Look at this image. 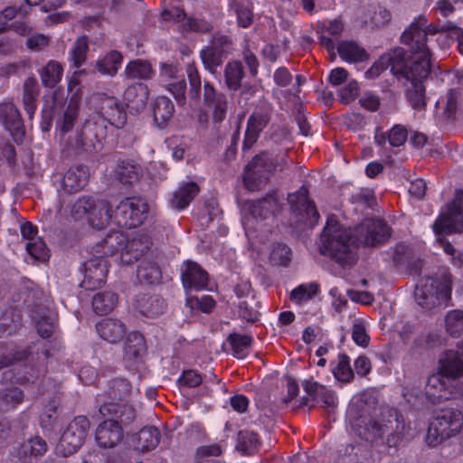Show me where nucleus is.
<instances>
[{"mask_svg": "<svg viewBox=\"0 0 463 463\" xmlns=\"http://www.w3.org/2000/svg\"><path fill=\"white\" fill-rule=\"evenodd\" d=\"M375 398L368 393L354 397L347 410V416L356 434L369 442L386 443L395 448L404 436L405 424L402 416L395 409L387 408L378 419L371 416Z\"/></svg>", "mask_w": 463, "mask_h": 463, "instance_id": "f257e3e1", "label": "nucleus"}, {"mask_svg": "<svg viewBox=\"0 0 463 463\" xmlns=\"http://www.w3.org/2000/svg\"><path fill=\"white\" fill-rule=\"evenodd\" d=\"M186 72L189 82L188 94L190 100L198 104L203 98L204 107L211 113L214 134L218 138L225 137L229 129V124L225 123V119L232 109V102L228 96L217 90L209 81L203 83L202 96V80L198 70L194 66H188Z\"/></svg>", "mask_w": 463, "mask_h": 463, "instance_id": "f03ea898", "label": "nucleus"}, {"mask_svg": "<svg viewBox=\"0 0 463 463\" xmlns=\"http://www.w3.org/2000/svg\"><path fill=\"white\" fill-rule=\"evenodd\" d=\"M357 245L351 228H345L335 220L327 221L321 234L320 251L343 268L353 266L357 260Z\"/></svg>", "mask_w": 463, "mask_h": 463, "instance_id": "7ed1b4c3", "label": "nucleus"}, {"mask_svg": "<svg viewBox=\"0 0 463 463\" xmlns=\"http://www.w3.org/2000/svg\"><path fill=\"white\" fill-rule=\"evenodd\" d=\"M430 72V61L411 59L407 68L399 80H405V96L411 107L415 110H424L427 106L426 90L423 81Z\"/></svg>", "mask_w": 463, "mask_h": 463, "instance_id": "20e7f679", "label": "nucleus"}, {"mask_svg": "<svg viewBox=\"0 0 463 463\" xmlns=\"http://www.w3.org/2000/svg\"><path fill=\"white\" fill-rule=\"evenodd\" d=\"M454 25L439 28L433 24H428L427 19L423 15L417 17L409 27L402 33L401 42L408 46L407 52L412 60L430 61V52L427 45V36L429 33L435 34L439 31L453 30Z\"/></svg>", "mask_w": 463, "mask_h": 463, "instance_id": "39448f33", "label": "nucleus"}, {"mask_svg": "<svg viewBox=\"0 0 463 463\" xmlns=\"http://www.w3.org/2000/svg\"><path fill=\"white\" fill-rule=\"evenodd\" d=\"M463 427V414L453 407L438 409L430 423L426 440L435 447L448 439L458 435Z\"/></svg>", "mask_w": 463, "mask_h": 463, "instance_id": "423d86ee", "label": "nucleus"}, {"mask_svg": "<svg viewBox=\"0 0 463 463\" xmlns=\"http://www.w3.org/2000/svg\"><path fill=\"white\" fill-rule=\"evenodd\" d=\"M285 165L283 157L274 156L266 152L256 155L245 167V187L251 192L262 189L268 184L270 175L277 170H282Z\"/></svg>", "mask_w": 463, "mask_h": 463, "instance_id": "0eeeda50", "label": "nucleus"}, {"mask_svg": "<svg viewBox=\"0 0 463 463\" xmlns=\"http://www.w3.org/2000/svg\"><path fill=\"white\" fill-rule=\"evenodd\" d=\"M451 293V275L441 278H423L417 285L414 296L417 303L425 309H432L447 301Z\"/></svg>", "mask_w": 463, "mask_h": 463, "instance_id": "6e6552de", "label": "nucleus"}, {"mask_svg": "<svg viewBox=\"0 0 463 463\" xmlns=\"http://www.w3.org/2000/svg\"><path fill=\"white\" fill-rule=\"evenodd\" d=\"M106 136V120L101 116L92 114L76 131L75 138L70 141V146L77 153L97 151L101 148V142Z\"/></svg>", "mask_w": 463, "mask_h": 463, "instance_id": "1a4fd4ad", "label": "nucleus"}, {"mask_svg": "<svg viewBox=\"0 0 463 463\" xmlns=\"http://www.w3.org/2000/svg\"><path fill=\"white\" fill-rule=\"evenodd\" d=\"M148 213V204L141 197L126 198L110 211L109 222L132 229L143 223Z\"/></svg>", "mask_w": 463, "mask_h": 463, "instance_id": "9d476101", "label": "nucleus"}, {"mask_svg": "<svg viewBox=\"0 0 463 463\" xmlns=\"http://www.w3.org/2000/svg\"><path fill=\"white\" fill-rule=\"evenodd\" d=\"M111 207L108 202L97 203L91 195L79 197L71 206V215L74 220L87 217L90 224L100 229L109 223Z\"/></svg>", "mask_w": 463, "mask_h": 463, "instance_id": "9b49d317", "label": "nucleus"}, {"mask_svg": "<svg viewBox=\"0 0 463 463\" xmlns=\"http://www.w3.org/2000/svg\"><path fill=\"white\" fill-rule=\"evenodd\" d=\"M356 245L375 247L391 237V227L381 219H364L352 229Z\"/></svg>", "mask_w": 463, "mask_h": 463, "instance_id": "f8f14e48", "label": "nucleus"}, {"mask_svg": "<svg viewBox=\"0 0 463 463\" xmlns=\"http://www.w3.org/2000/svg\"><path fill=\"white\" fill-rule=\"evenodd\" d=\"M463 229V191L457 189L453 201L448 204L447 212L440 213L433 223L437 235L460 232Z\"/></svg>", "mask_w": 463, "mask_h": 463, "instance_id": "ddd939ff", "label": "nucleus"}, {"mask_svg": "<svg viewBox=\"0 0 463 463\" xmlns=\"http://www.w3.org/2000/svg\"><path fill=\"white\" fill-rule=\"evenodd\" d=\"M232 40L223 34H214L210 44L200 52V58L204 69L212 74H215L224 60L232 50Z\"/></svg>", "mask_w": 463, "mask_h": 463, "instance_id": "4468645a", "label": "nucleus"}, {"mask_svg": "<svg viewBox=\"0 0 463 463\" xmlns=\"http://www.w3.org/2000/svg\"><path fill=\"white\" fill-rule=\"evenodd\" d=\"M90 426V420L86 416H77L69 423L58 445L60 452L64 457L76 452L82 446Z\"/></svg>", "mask_w": 463, "mask_h": 463, "instance_id": "2eb2a0df", "label": "nucleus"}, {"mask_svg": "<svg viewBox=\"0 0 463 463\" xmlns=\"http://www.w3.org/2000/svg\"><path fill=\"white\" fill-rule=\"evenodd\" d=\"M411 61L409 53L402 47H396L390 52L383 54L372 67L366 71L367 78H376L380 73L389 67L392 73L399 80L402 73Z\"/></svg>", "mask_w": 463, "mask_h": 463, "instance_id": "dca6fc26", "label": "nucleus"}, {"mask_svg": "<svg viewBox=\"0 0 463 463\" xmlns=\"http://www.w3.org/2000/svg\"><path fill=\"white\" fill-rule=\"evenodd\" d=\"M457 349H449L439 359V368L449 380L463 392V340L456 345Z\"/></svg>", "mask_w": 463, "mask_h": 463, "instance_id": "f3484780", "label": "nucleus"}, {"mask_svg": "<svg viewBox=\"0 0 463 463\" xmlns=\"http://www.w3.org/2000/svg\"><path fill=\"white\" fill-rule=\"evenodd\" d=\"M40 293L37 291H30L24 299V304L31 312V317L35 322V326L39 335L43 338L50 337L54 330V324L47 314V308L39 300Z\"/></svg>", "mask_w": 463, "mask_h": 463, "instance_id": "a211bd4d", "label": "nucleus"}, {"mask_svg": "<svg viewBox=\"0 0 463 463\" xmlns=\"http://www.w3.org/2000/svg\"><path fill=\"white\" fill-rule=\"evenodd\" d=\"M307 187L301 186L296 193L288 194V201L291 210L306 222L308 226L317 223L319 213L315 203L308 199Z\"/></svg>", "mask_w": 463, "mask_h": 463, "instance_id": "6ab92c4d", "label": "nucleus"}, {"mask_svg": "<svg viewBox=\"0 0 463 463\" xmlns=\"http://www.w3.org/2000/svg\"><path fill=\"white\" fill-rule=\"evenodd\" d=\"M426 395L432 401L436 399H449L452 394H461V386H457L443 372L438 368L436 373H431L427 380L425 386Z\"/></svg>", "mask_w": 463, "mask_h": 463, "instance_id": "aec40b11", "label": "nucleus"}, {"mask_svg": "<svg viewBox=\"0 0 463 463\" xmlns=\"http://www.w3.org/2000/svg\"><path fill=\"white\" fill-rule=\"evenodd\" d=\"M108 260L97 256L84 263V279L80 287L87 290H94L100 288L106 281L108 274Z\"/></svg>", "mask_w": 463, "mask_h": 463, "instance_id": "412c9836", "label": "nucleus"}, {"mask_svg": "<svg viewBox=\"0 0 463 463\" xmlns=\"http://www.w3.org/2000/svg\"><path fill=\"white\" fill-rule=\"evenodd\" d=\"M0 122L16 143H22L24 126L17 107L12 102L0 104Z\"/></svg>", "mask_w": 463, "mask_h": 463, "instance_id": "4be33fe9", "label": "nucleus"}, {"mask_svg": "<svg viewBox=\"0 0 463 463\" xmlns=\"http://www.w3.org/2000/svg\"><path fill=\"white\" fill-rule=\"evenodd\" d=\"M101 116L106 124L115 126L117 128H122L127 123V114L118 100L111 96H103L99 101V111L93 114Z\"/></svg>", "mask_w": 463, "mask_h": 463, "instance_id": "5701e85b", "label": "nucleus"}, {"mask_svg": "<svg viewBox=\"0 0 463 463\" xmlns=\"http://www.w3.org/2000/svg\"><path fill=\"white\" fill-rule=\"evenodd\" d=\"M89 179L90 170L87 165L71 166L61 179V191L68 194L77 193L87 185Z\"/></svg>", "mask_w": 463, "mask_h": 463, "instance_id": "b1692460", "label": "nucleus"}, {"mask_svg": "<svg viewBox=\"0 0 463 463\" xmlns=\"http://www.w3.org/2000/svg\"><path fill=\"white\" fill-rule=\"evenodd\" d=\"M283 194L274 189L267 193L261 198L250 202V210L253 215L262 219L279 213L282 208Z\"/></svg>", "mask_w": 463, "mask_h": 463, "instance_id": "393cba45", "label": "nucleus"}, {"mask_svg": "<svg viewBox=\"0 0 463 463\" xmlns=\"http://www.w3.org/2000/svg\"><path fill=\"white\" fill-rule=\"evenodd\" d=\"M123 438V428L118 420H106L96 429L95 439L97 443L103 448H113Z\"/></svg>", "mask_w": 463, "mask_h": 463, "instance_id": "a878e982", "label": "nucleus"}, {"mask_svg": "<svg viewBox=\"0 0 463 463\" xmlns=\"http://www.w3.org/2000/svg\"><path fill=\"white\" fill-rule=\"evenodd\" d=\"M181 270L183 286L186 290L199 291L207 288L208 275L195 262L185 261Z\"/></svg>", "mask_w": 463, "mask_h": 463, "instance_id": "bb28decb", "label": "nucleus"}, {"mask_svg": "<svg viewBox=\"0 0 463 463\" xmlns=\"http://www.w3.org/2000/svg\"><path fill=\"white\" fill-rule=\"evenodd\" d=\"M151 239L146 234H137L131 240H126L125 246L121 251V261L130 265L146 254L150 249Z\"/></svg>", "mask_w": 463, "mask_h": 463, "instance_id": "cd10ccee", "label": "nucleus"}, {"mask_svg": "<svg viewBox=\"0 0 463 463\" xmlns=\"http://www.w3.org/2000/svg\"><path fill=\"white\" fill-rule=\"evenodd\" d=\"M149 90L146 84L137 82L128 86L124 92V99L129 110L140 113L146 108Z\"/></svg>", "mask_w": 463, "mask_h": 463, "instance_id": "c85d7f7f", "label": "nucleus"}, {"mask_svg": "<svg viewBox=\"0 0 463 463\" xmlns=\"http://www.w3.org/2000/svg\"><path fill=\"white\" fill-rule=\"evenodd\" d=\"M96 330L102 339L111 344L120 341L126 334L125 325L115 318L100 320L96 324Z\"/></svg>", "mask_w": 463, "mask_h": 463, "instance_id": "c756f323", "label": "nucleus"}, {"mask_svg": "<svg viewBox=\"0 0 463 463\" xmlns=\"http://www.w3.org/2000/svg\"><path fill=\"white\" fill-rule=\"evenodd\" d=\"M113 173L115 179L124 185L134 184L142 175L140 165L132 160L118 161Z\"/></svg>", "mask_w": 463, "mask_h": 463, "instance_id": "7c9ffc66", "label": "nucleus"}, {"mask_svg": "<svg viewBox=\"0 0 463 463\" xmlns=\"http://www.w3.org/2000/svg\"><path fill=\"white\" fill-rule=\"evenodd\" d=\"M47 448L44 439L35 437L22 443L16 450V456L23 463H32L33 458L43 455Z\"/></svg>", "mask_w": 463, "mask_h": 463, "instance_id": "2f4dec72", "label": "nucleus"}, {"mask_svg": "<svg viewBox=\"0 0 463 463\" xmlns=\"http://www.w3.org/2000/svg\"><path fill=\"white\" fill-rule=\"evenodd\" d=\"M126 237L120 232H110L104 239L97 242L93 250L98 256L105 257L114 255L118 250L125 246Z\"/></svg>", "mask_w": 463, "mask_h": 463, "instance_id": "473e14b6", "label": "nucleus"}, {"mask_svg": "<svg viewBox=\"0 0 463 463\" xmlns=\"http://www.w3.org/2000/svg\"><path fill=\"white\" fill-rule=\"evenodd\" d=\"M200 188L194 181L182 183L173 193L171 199L172 207L177 210L186 208L194 198L198 194Z\"/></svg>", "mask_w": 463, "mask_h": 463, "instance_id": "72a5a7b5", "label": "nucleus"}, {"mask_svg": "<svg viewBox=\"0 0 463 463\" xmlns=\"http://www.w3.org/2000/svg\"><path fill=\"white\" fill-rule=\"evenodd\" d=\"M154 122L159 128H165L172 118L175 106L172 100L165 96L156 99L152 104Z\"/></svg>", "mask_w": 463, "mask_h": 463, "instance_id": "f704fd0d", "label": "nucleus"}, {"mask_svg": "<svg viewBox=\"0 0 463 463\" xmlns=\"http://www.w3.org/2000/svg\"><path fill=\"white\" fill-rule=\"evenodd\" d=\"M137 307L146 317H155L165 309V302L159 295L144 294L137 299Z\"/></svg>", "mask_w": 463, "mask_h": 463, "instance_id": "c9c22d12", "label": "nucleus"}, {"mask_svg": "<svg viewBox=\"0 0 463 463\" xmlns=\"http://www.w3.org/2000/svg\"><path fill=\"white\" fill-rule=\"evenodd\" d=\"M269 118L266 115L253 114L248 120V127L243 141V150L250 149L258 140L260 131L267 126Z\"/></svg>", "mask_w": 463, "mask_h": 463, "instance_id": "e433bc0d", "label": "nucleus"}, {"mask_svg": "<svg viewBox=\"0 0 463 463\" xmlns=\"http://www.w3.org/2000/svg\"><path fill=\"white\" fill-rule=\"evenodd\" d=\"M39 94L40 89L36 79L33 77L27 78L23 86V106L29 119L33 118L35 112Z\"/></svg>", "mask_w": 463, "mask_h": 463, "instance_id": "4c0bfd02", "label": "nucleus"}, {"mask_svg": "<svg viewBox=\"0 0 463 463\" xmlns=\"http://www.w3.org/2000/svg\"><path fill=\"white\" fill-rule=\"evenodd\" d=\"M337 52L340 57L348 62H361L368 60V53L354 41H342L338 43Z\"/></svg>", "mask_w": 463, "mask_h": 463, "instance_id": "58836bf2", "label": "nucleus"}, {"mask_svg": "<svg viewBox=\"0 0 463 463\" xmlns=\"http://www.w3.org/2000/svg\"><path fill=\"white\" fill-rule=\"evenodd\" d=\"M137 278L142 284H155L161 279V270L155 262L143 260L137 266Z\"/></svg>", "mask_w": 463, "mask_h": 463, "instance_id": "ea45409f", "label": "nucleus"}, {"mask_svg": "<svg viewBox=\"0 0 463 463\" xmlns=\"http://www.w3.org/2000/svg\"><path fill=\"white\" fill-rule=\"evenodd\" d=\"M122 59L123 57L119 52L111 51L95 62V68L100 74L112 77L118 72Z\"/></svg>", "mask_w": 463, "mask_h": 463, "instance_id": "a19ab883", "label": "nucleus"}, {"mask_svg": "<svg viewBox=\"0 0 463 463\" xmlns=\"http://www.w3.org/2000/svg\"><path fill=\"white\" fill-rule=\"evenodd\" d=\"M154 71L150 62L142 60H134L128 63L125 69V76L128 80L151 79Z\"/></svg>", "mask_w": 463, "mask_h": 463, "instance_id": "79ce46f5", "label": "nucleus"}, {"mask_svg": "<svg viewBox=\"0 0 463 463\" xmlns=\"http://www.w3.org/2000/svg\"><path fill=\"white\" fill-rule=\"evenodd\" d=\"M160 441V431L154 426L143 428L137 434V449L149 451L157 447Z\"/></svg>", "mask_w": 463, "mask_h": 463, "instance_id": "37998d69", "label": "nucleus"}, {"mask_svg": "<svg viewBox=\"0 0 463 463\" xmlns=\"http://www.w3.org/2000/svg\"><path fill=\"white\" fill-rule=\"evenodd\" d=\"M244 71L241 62L229 61L224 68L225 85L230 90H238L241 86Z\"/></svg>", "mask_w": 463, "mask_h": 463, "instance_id": "c03bdc74", "label": "nucleus"}, {"mask_svg": "<svg viewBox=\"0 0 463 463\" xmlns=\"http://www.w3.org/2000/svg\"><path fill=\"white\" fill-rule=\"evenodd\" d=\"M118 303V296L111 291L97 293L92 298V308L97 315H106L113 310Z\"/></svg>", "mask_w": 463, "mask_h": 463, "instance_id": "a18cd8bd", "label": "nucleus"}, {"mask_svg": "<svg viewBox=\"0 0 463 463\" xmlns=\"http://www.w3.org/2000/svg\"><path fill=\"white\" fill-rule=\"evenodd\" d=\"M42 84L46 88H54L60 82L62 76V67L55 61H50L40 71Z\"/></svg>", "mask_w": 463, "mask_h": 463, "instance_id": "49530a36", "label": "nucleus"}, {"mask_svg": "<svg viewBox=\"0 0 463 463\" xmlns=\"http://www.w3.org/2000/svg\"><path fill=\"white\" fill-rule=\"evenodd\" d=\"M146 352L144 336L137 332L130 333L125 343L124 353L128 359L140 357Z\"/></svg>", "mask_w": 463, "mask_h": 463, "instance_id": "de8ad7c7", "label": "nucleus"}, {"mask_svg": "<svg viewBox=\"0 0 463 463\" xmlns=\"http://www.w3.org/2000/svg\"><path fill=\"white\" fill-rule=\"evenodd\" d=\"M260 444V439L254 431L243 430L238 433L236 449L243 454H253L258 449Z\"/></svg>", "mask_w": 463, "mask_h": 463, "instance_id": "09e8293b", "label": "nucleus"}, {"mask_svg": "<svg viewBox=\"0 0 463 463\" xmlns=\"http://www.w3.org/2000/svg\"><path fill=\"white\" fill-rule=\"evenodd\" d=\"M89 51L88 37L83 35L74 42L71 50V61L74 68H80L85 61Z\"/></svg>", "mask_w": 463, "mask_h": 463, "instance_id": "8fccbe9b", "label": "nucleus"}, {"mask_svg": "<svg viewBox=\"0 0 463 463\" xmlns=\"http://www.w3.org/2000/svg\"><path fill=\"white\" fill-rule=\"evenodd\" d=\"M446 331L452 336L463 335V310L449 311L445 318Z\"/></svg>", "mask_w": 463, "mask_h": 463, "instance_id": "3c124183", "label": "nucleus"}, {"mask_svg": "<svg viewBox=\"0 0 463 463\" xmlns=\"http://www.w3.org/2000/svg\"><path fill=\"white\" fill-rule=\"evenodd\" d=\"M130 392V384L124 379H115L110 382L107 396L109 400L124 402Z\"/></svg>", "mask_w": 463, "mask_h": 463, "instance_id": "603ef678", "label": "nucleus"}, {"mask_svg": "<svg viewBox=\"0 0 463 463\" xmlns=\"http://www.w3.org/2000/svg\"><path fill=\"white\" fill-rule=\"evenodd\" d=\"M26 250L29 255L37 261L48 260L50 254L45 242L41 237H33V241H27Z\"/></svg>", "mask_w": 463, "mask_h": 463, "instance_id": "864d4df0", "label": "nucleus"}, {"mask_svg": "<svg viewBox=\"0 0 463 463\" xmlns=\"http://www.w3.org/2000/svg\"><path fill=\"white\" fill-rule=\"evenodd\" d=\"M259 302L252 297L239 303V316L248 322L259 320Z\"/></svg>", "mask_w": 463, "mask_h": 463, "instance_id": "5fc2aeb1", "label": "nucleus"}, {"mask_svg": "<svg viewBox=\"0 0 463 463\" xmlns=\"http://www.w3.org/2000/svg\"><path fill=\"white\" fill-rule=\"evenodd\" d=\"M120 402L107 401L106 394H99L96 399V406L101 417H109V420H117V412L119 408Z\"/></svg>", "mask_w": 463, "mask_h": 463, "instance_id": "6e6d98bb", "label": "nucleus"}, {"mask_svg": "<svg viewBox=\"0 0 463 463\" xmlns=\"http://www.w3.org/2000/svg\"><path fill=\"white\" fill-rule=\"evenodd\" d=\"M227 340L232 346L234 355L238 358L243 357L244 350L250 347L252 342L251 336L236 333L230 334Z\"/></svg>", "mask_w": 463, "mask_h": 463, "instance_id": "4d7b16f0", "label": "nucleus"}, {"mask_svg": "<svg viewBox=\"0 0 463 463\" xmlns=\"http://www.w3.org/2000/svg\"><path fill=\"white\" fill-rule=\"evenodd\" d=\"M462 103L461 91L458 90H449L447 94L446 106L444 108V115L449 119H453L457 111L459 109Z\"/></svg>", "mask_w": 463, "mask_h": 463, "instance_id": "13d9d810", "label": "nucleus"}, {"mask_svg": "<svg viewBox=\"0 0 463 463\" xmlns=\"http://www.w3.org/2000/svg\"><path fill=\"white\" fill-rule=\"evenodd\" d=\"M335 377L341 382H349L354 378V372L350 366L349 357L345 354L338 356V364L333 369Z\"/></svg>", "mask_w": 463, "mask_h": 463, "instance_id": "bf43d9fd", "label": "nucleus"}, {"mask_svg": "<svg viewBox=\"0 0 463 463\" xmlns=\"http://www.w3.org/2000/svg\"><path fill=\"white\" fill-rule=\"evenodd\" d=\"M79 112L64 109L56 120V127L61 134L70 132L78 119Z\"/></svg>", "mask_w": 463, "mask_h": 463, "instance_id": "052dcab7", "label": "nucleus"}, {"mask_svg": "<svg viewBox=\"0 0 463 463\" xmlns=\"http://www.w3.org/2000/svg\"><path fill=\"white\" fill-rule=\"evenodd\" d=\"M24 400L23 392L17 387H8L0 390V401L6 407H14Z\"/></svg>", "mask_w": 463, "mask_h": 463, "instance_id": "680f3d73", "label": "nucleus"}, {"mask_svg": "<svg viewBox=\"0 0 463 463\" xmlns=\"http://www.w3.org/2000/svg\"><path fill=\"white\" fill-rule=\"evenodd\" d=\"M291 250L282 243L277 244L270 253V260L276 265L286 266L290 261Z\"/></svg>", "mask_w": 463, "mask_h": 463, "instance_id": "e2e57ef3", "label": "nucleus"}, {"mask_svg": "<svg viewBox=\"0 0 463 463\" xmlns=\"http://www.w3.org/2000/svg\"><path fill=\"white\" fill-rule=\"evenodd\" d=\"M318 290V286L316 283H310L307 285H300L297 287L291 292V298L303 301L311 298L314 295L317 294Z\"/></svg>", "mask_w": 463, "mask_h": 463, "instance_id": "0e129e2a", "label": "nucleus"}, {"mask_svg": "<svg viewBox=\"0 0 463 463\" xmlns=\"http://www.w3.org/2000/svg\"><path fill=\"white\" fill-rule=\"evenodd\" d=\"M167 90L173 94L176 102L184 105L186 101V82L184 79L167 84Z\"/></svg>", "mask_w": 463, "mask_h": 463, "instance_id": "69168bd1", "label": "nucleus"}, {"mask_svg": "<svg viewBox=\"0 0 463 463\" xmlns=\"http://www.w3.org/2000/svg\"><path fill=\"white\" fill-rule=\"evenodd\" d=\"M407 136V129L401 125H396L389 131L388 140L391 146H400L404 144Z\"/></svg>", "mask_w": 463, "mask_h": 463, "instance_id": "338daca9", "label": "nucleus"}, {"mask_svg": "<svg viewBox=\"0 0 463 463\" xmlns=\"http://www.w3.org/2000/svg\"><path fill=\"white\" fill-rule=\"evenodd\" d=\"M81 463H109V456L100 449H93L82 456Z\"/></svg>", "mask_w": 463, "mask_h": 463, "instance_id": "774afa93", "label": "nucleus"}]
</instances>
